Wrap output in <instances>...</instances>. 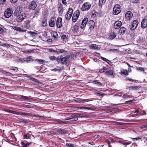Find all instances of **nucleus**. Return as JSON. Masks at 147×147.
<instances>
[{
  "label": "nucleus",
  "mask_w": 147,
  "mask_h": 147,
  "mask_svg": "<svg viewBox=\"0 0 147 147\" xmlns=\"http://www.w3.org/2000/svg\"><path fill=\"white\" fill-rule=\"evenodd\" d=\"M91 7V4L89 2L84 3L81 9L82 11H87L90 9Z\"/></svg>",
  "instance_id": "f257e3e1"
},
{
  "label": "nucleus",
  "mask_w": 147,
  "mask_h": 147,
  "mask_svg": "<svg viewBox=\"0 0 147 147\" xmlns=\"http://www.w3.org/2000/svg\"><path fill=\"white\" fill-rule=\"evenodd\" d=\"M113 14L117 15L119 14L121 11L120 6L118 4L115 5L113 8Z\"/></svg>",
  "instance_id": "f03ea898"
},
{
  "label": "nucleus",
  "mask_w": 147,
  "mask_h": 147,
  "mask_svg": "<svg viewBox=\"0 0 147 147\" xmlns=\"http://www.w3.org/2000/svg\"><path fill=\"white\" fill-rule=\"evenodd\" d=\"M13 11L10 8H7L5 11L4 15L5 17L9 18L10 17L13 13Z\"/></svg>",
  "instance_id": "7ed1b4c3"
},
{
  "label": "nucleus",
  "mask_w": 147,
  "mask_h": 147,
  "mask_svg": "<svg viewBox=\"0 0 147 147\" xmlns=\"http://www.w3.org/2000/svg\"><path fill=\"white\" fill-rule=\"evenodd\" d=\"M76 113H74L72 114L70 117H66L65 119V120H66L67 121H69L70 122V121H76L78 119Z\"/></svg>",
  "instance_id": "20e7f679"
},
{
  "label": "nucleus",
  "mask_w": 147,
  "mask_h": 147,
  "mask_svg": "<svg viewBox=\"0 0 147 147\" xmlns=\"http://www.w3.org/2000/svg\"><path fill=\"white\" fill-rule=\"evenodd\" d=\"M80 12L79 10H77L74 12L72 17L73 22H75L76 21L80 16Z\"/></svg>",
  "instance_id": "39448f33"
},
{
  "label": "nucleus",
  "mask_w": 147,
  "mask_h": 147,
  "mask_svg": "<svg viewBox=\"0 0 147 147\" xmlns=\"http://www.w3.org/2000/svg\"><path fill=\"white\" fill-rule=\"evenodd\" d=\"M73 10L71 7H70L68 9V11L65 15V18L66 20H69L71 18L73 13Z\"/></svg>",
  "instance_id": "423d86ee"
},
{
  "label": "nucleus",
  "mask_w": 147,
  "mask_h": 147,
  "mask_svg": "<svg viewBox=\"0 0 147 147\" xmlns=\"http://www.w3.org/2000/svg\"><path fill=\"white\" fill-rule=\"evenodd\" d=\"M56 18L53 16L51 18L49 22V25L50 26L53 27L54 26L56 22Z\"/></svg>",
  "instance_id": "0eeeda50"
},
{
  "label": "nucleus",
  "mask_w": 147,
  "mask_h": 147,
  "mask_svg": "<svg viewBox=\"0 0 147 147\" xmlns=\"http://www.w3.org/2000/svg\"><path fill=\"white\" fill-rule=\"evenodd\" d=\"M138 24V22L137 21L134 20L131 24L129 26L130 29L131 30L135 29L137 27Z\"/></svg>",
  "instance_id": "6e6552de"
},
{
  "label": "nucleus",
  "mask_w": 147,
  "mask_h": 147,
  "mask_svg": "<svg viewBox=\"0 0 147 147\" xmlns=\"http://www.w3.org/2000/svg\"><path fill=\"white\" fill-rule=\"evenodd\" d=\"M88 21V18H85L83 20L80 25L81 28L83 29L85 28Z\"/></svg>",
  "instance_id": "1a4fd4ad"
},
{
  "label": "nucleus",
  "mask_w": 147,
  "mask_h": 147,
  "mask_svg": "<svg viewBox=\"0 0 147 147\" xmlns=\"http://www.w3.org/2000/svg\"><path fill=\"white\" fill-rule=\"evenodd\" d=\"M62 18L60 17H59L57 19L56 22V25L58 28H61L62 26Z\"/></svg>",
  "instance_id": "9d476101"
},
{
  "label": "nucleus",
  "mask_w": 147,
  "mask_h": 147,
  "mask_svg": "<svg viewBox=\"0 0 147 147\" xmlns=\"http://www.w3.org/2000/svg\"><path fill=\"white\" fill-rule=\"evenodd\" d=\"M26 17V14L25 13H22L18 15V21L19 22H21L24 20Z\"/></svg>",
  "instance_id": "9b49d317"
},
{
  "label": "nucleus",
  "mask_w": 147,
  "mask_h": 147,
  "mask_svg": "<svg viewBox=\"0 0 147 147\" xmlns=\"http://www.w3.org/2000/svg\"><path fill=\"white\" fill-rule=\"evenodd\" d=\"M37 4L36 2L35 1H32L29 5V8L30 9L34 10L36 7Z\"/></svg>",
  "instance_id": "f8f14e48"
},
{
  "label": "nucleus",
  "mask_w": 147,
  "mask_h": 147,
  "mask_svg": "<svg viewBox=\"0 0 147 147\" xmlns=\"http://www.w3.org/2000/svg\"><path fill=\"white\" fill-rule=\"evenodd\" d=\"M87 25L89 26V29L90 30H92L94 28V23L92 20L89 21L87 24Z\"/></svg>",
  "instance_id": "ddd939ff"
},
{
  "label": "nucleus",
  "mask_w": 147,
  "mask_h": 147,
  "mask_svg": "<svg viewBox=\"0 0 147 147\" xmlns=\"http://www.w3.org/2000/svg\"><path fill=\"white\" fill-rule=\"evenodd\" d=\"M54 121L56 122L59 123L61 124H68L71 123V122L69 121H67L66 120H65V119H64V121L61 120L59 119H55L54 120Z\"/></svg>",
  "instance_id": "4468645a"
},
{
  "label": "nucleus",
  "mask_w": 147,
  "mask_h": 147,
  "mask_svg": "<svg viewBox=\"0 0 147 147\" xmlns=\"http://www.w3.org/2000/svg\"><path fill=\"white\" fill-rule=\"evenodd\" d=\"M122 24V23L121 21H117L114 23V27L115 29H119L121 26Z\"/></svg>",
  "instance_id": "2eb2a0df"
},
{
  "label": "nucleus",
  "mask_w": 147,
  "mask_h": 147,
  "mask_svg": "<svg viewBox=\"0 0 147 147\" xmlns=\"http://www.w3.org/2000/svg\"><path fill=\"white\" fill-rule=\"evenodd\" d=\"M132 13L130 11H128L125 13V17L127 20H129L132 17Z\"/></svg>",
  "instance_id": "dca6fc26"
},
{
  "label": "nucleus",
  "mask_w": 147,
  "mask_h": 147,
  "mask_svg": "<svg viewBox=\"0 0 147 147\" xmlns=\"http://www.w3.org/2000/svg\"><path fill=\"white\" fill-rule=\"evenodd\" d=\"M57 132L60 134H64L68 133V131L65 129H58L57 130Z\"/></svg>",
  "instance_id": "f3484780"
},
{
  "label": "nucleus",
  "mask_w": 147,
  "mask_h": 147,
  "mask_svg": "<svg viewBox=\"0 0 147 147\" xmlns=\"http://www.w3.org/2000/svg\"><path fill=\"white\" fill-rule=\"evenodd\" d=\"M56 51L58 54L61 53L64 55H66L67 53V51L64 50L63 49H57L56 50Z\"/></svg>",
  "instance_id": "a211bd4d"
},
{
  "label": "nucleus",
  "mask_w": 147,
  "mask_h": 147,
  "mask_svg": "<svg viewBox=\"0 0 147 147\" xmlns=\"http://www.w3.org/2000/svg\"><path fill=\"white\" fill-rule=\"evenodd\" d=\"M21 98H20V100L22 101H27L29 100L30 99V98L29 97L25 96L23 95H22L21 96Z\"/></svg>",
  "instance_id": "6ab92c4d"
},
{
  "label": "nucleus",
  "mask_w": 147,
  "mask_h": 147,
  "mask_svg": "<svg viewBox=\"0 0 147 147\" xmlns=\"http://www.w3.org/2000/svg\"><path fill=\"white\" fill-rule=\"evenodd\" d=\"M126 31V29L123 27H122L120 29L119 31V33L124 34Z\"/></svg>",
  "instance_id": "aec40b11"
},
{
  "label": "nucleus",
  "mask_w": 147,
  "mask_h": 147,
  "mask_svg": "<svg viewBox=\"0 0 147 147\" xmlns=\"http://www.w3.org/2000/svg\"><path fill=\"white\" fill-rule=\"evenodd\" d=\"M58 12L59 14H62L63 11V8L62 5L60 6L58 9Z\"/></svg>",
  "instance_id": "412c9836"
},
{
  "label": "nucleus",
  "mask_w": 147,
  "mask_h": 147,
  "mask_svg": "<svg viewBox=\"0 0 147 147\" xmlns=\"http://www.w3.org/2000/svg\"><path fill=\"white\" fill-rule=\"evenodd\" d=\"M78 30V26L76 25H75L73 28V31L74 33L76 32Z\"/></svg>",
  "instance_id": "4be33fe9"
},
{
  "label": "nucleus",
  "mask_w": 147,
  "mask_h": 147,
  "mask_svg": "<svg viewBox=\"0 0 147 147\" xmlns=\"http://www.w3.org/2000/svg\"><path fill=\"white\" fill-rule=\"evenodd\" d=\"M128 88L129 89V90H137L140 88V87L139 86H129V87Z\"/></svg>",
  "instance_id": "5701e85b"
},
{
  "label": "nucleus",
  "mask_w": 147,
  "mask_h": 147,
  "mask_svg": "<svg viewBox=\"0 0 147 147\" xmlns=\"http://www.w3.org/2000/svg\"><path fill=\"white\" fill-rule=\"evenodd\" d=\"M116 36V34L114 32H111L110 35V38L113 39L115 38Z\"/></svg>",
  "instance_id": "b1692460"
},
{
  "label": "nucleus",
  "mask_w": 147,
  "mask_h": 147,
  "mask_svg": "<svg viewBox=\"0 0 147 147\" xmlns=\"http://www.w3.org/2000/svg\"><path fill=\"white\" fill-rule=\"evenodd\" d=\"M90 47L91 48L93 49H100V48L98 47V46L95 44H92L91 45Z\"/></svg>",
  "instance_id": "393cba45"
},
{
  "label": "nucleus",
  "mask_w": 147,
  "mask_h": 147,
  "mask_svg": "<svg viewBox=\"0 0 147 147\" xmlns=\"http://www.w3.org/2000/svg\"><path fill=\"white\" fill-rule=\"evenodd\" d=\"M30 21L29 20H27L26 22L25 25V27L27 28H28L30 27Z\"/></svg>",
  "instance_id": "a878e982"
},
{
  "label": "nucleus",
  "mask_w": 147,
  "mask_h": 147,
  "mask_svg": "<svg viewBox=\"0 0 147 147\" xmlns=\"http://www.w3.org/2000/svg\"><path fill=\"white\" fill-rule=\"evenodd\" d=\"M99 2L98 4L99 6L101 7L102 5H104L106 2V0H99Z\"/></svg>",
  "instance_id": "bb28decb"
},
{
  "label": "nucleus",
  "mask_w": 147,
  "mask_h": 147,
  "mask_svg": "<svg viewBox=\"0 0 147 147\" xmlns=\"http://www.w3.org/2000/svg\"><path fill=\"white\" fill-rule=\"evenodd\" d=\"M94 84H96L99 86H102V84L100 82L98 81V80H95L93 82Z\"/></svg>",
  "instance_id": "cd10ccee"
},
{
  "label": "nucleus",
  "mask_w": 147,
  "mask_h": 147,
  "mask_svg": "<svg viewBox=\"0 0 147 147\" xmlns=\"http://www.w3.org/2000/svg\"><path fill=\"white\" fill-rule=\"evenodd\" d=\"M18 121L20 122H23L25 123H28L27 120L26 119H18Z\"/></svg>",
  "instance_id": "c85d7f7f"
},
{
  "label": "nucleus",
  "mask_w": 147,
  "mask_h": 147,
  "mask_svg": "<svg viewBox=\"0 0 147 147\" xmlns=\"http://www.w3.org/2000/svg\"><path fill=\"white\" fill-rule=\"evenodd\" d=\"M121 72L122 74L125 75H128V74L127 72V71L126 69H122L121 70Z\"/></svg>",
  "instance_id": "c756f323"
},
{
  "label": "nucleus",
  "mask_w": 147,
  "mask_h": 147,
  "mask_svg": "<svg viewBox=\"0 0 147 147\" xmlns=\"http://www.w3.org/2000/svg\"><path fill=\"white\" fill-rule=\"evenodd\" d=\"M39 9H36L35 10V12L34 14L33 18L35 17H37L38 15V13L39 12Z\"/></svg>",
  "instance_id": "7c9ffc66"
},
{
  "label": "nucleus",
  "mask_w": 147,
  "mask_h": 147,
  "mask_svg": "<svg viewBox=\"0 0 147 147\" xmlns=\"http://www.w3.org/2000/svg\"><path fill=\"white\" fill-rule=\"evenodd\" d=\"M36 60L40 63H43L46 62V61L41 59H36Z\"/></svg>",
  "instance_id": "2f4dec72"
},
{
  "label": "nucleus",
  "mask_w": 147,
  "mask_h": 147,
  "mask_svg": "<svg viewBox=\"0 0 147 147\" xmlns=\"http://www.w3.org/2000/svg\"><path fill=\"white\" fill-rule=\"evenodd\" d=\"M61 38L63 41H66L67 40L66 35L65 34H62L61 36Z\"/></svg>",
  "instance_id": "473e14b6"
},
{
  "label": "nucleus",
  "mask_w": 147,
  "mask_h": 147,
  "mask_svg": "<svg viewBox=\"0 0 147 147\" xmlns=\"http://www.w3.org/2000/svg\"><path fill=\"white\" fill-rule=\"evenodd\" d=\"M47 20L45 19L44 20L43 19L42 20V25L43 26H46L47 25Z\"/></svg>",
  "instance_id": "72a5a7b5"
},
{
  "label": "nucleus",
  "mask_w": 147,
  "mask_h": 147,
  "mask_svg": "<svg viewBox=\"0 0 147 147\" xmlns=\"http://www.w3.org/2000/svg\"><path fill=\"white\" fill-rule=\"evenodd\" d=\"M65 146L68 147H74V145L73 144L70 143H67L65 144Z\"/></svg>",
  "instance_id": "f704fd0d"
},
{
  "label": "nucleus",
  "mask_w": 147,
  "mask_h": 147,
  "mask_svg": "<svg viewBox=\"0 0 147 147\" xmlns=\"http://www.w3.org/2000/svg\"><path fill=\"white\" fill-rule=\"evenodd\" d=\"M29 78L32 81L35 82L36 83H37L38 82V80H37L35 79L32 76H29Z\"/></svg>",
  "instance_id": "c9c22d12"
},
{
  "label": "nucleus",
  "mask_w": 147,
  "mask_h": 147,
  "mask_svg": "<svg viewBox=\"0 0 147 147\" xmlns=\"http://www.w3.org/2000/svg\"><path fill=\"white\" fill-rule=\"evenodd\" d=\"M10 69L13 70L15 72H17L18 70V68L16 67L11 68Z\"/></svg>",
  "instance_id": "e433bc0d"
},
{
  "label": "nucleus",
  "mask_w": 147,
  "mask_h": 147,
  "mask_svg": "<svg viewBox=\"0 0 147 147\" xmlns=\"http://www.w3.org/2000/svg\"><path fill=\"white\" fill-rule=\"evenodd\" d=\"M66 60L67 59L65 58V57H64L62 58L61 59V62L63 64L64 63L66 62Z\"/></svg>",
  "instance_id": "4c0bfd02"
},
{
  "label": "nucleus",
  "mask_w": 147,
  "mask_h": 147,
  "mask_svg": "<svg viewBox=\"0 0 147 147\" xmlns=\"http://www.w3.org/2000/svg\"><path fill=\"white\" fill-rule=\"evenodd\" d=\"M0 45L4 47H7L8 46V45L7 44L4 43L1 41H0Z\"/></svg>",
  "instance_id": "58836bf2"
},
{
  "label": "nucleus",
  "mask_w": 147,
  "mask_h": 147,
  "mask_svg": "<svg viewBox=\"0 0 147 147\" xmlns=\"http://www.w3.org/2000/svg\"><path fill=\"white\" fill-rule=\"evenodd\" d=\"M106 73L107 74L112 75L113 74V72L112 70H110L108 71H107Z\"/></svg>",
  "instance_id": "ea45409f"
},
{
  "label": "nucleus",
  "mask_w": 147,
  "mask_h": 147,
  "mask_svg": "<svg viewBox=\"0 0 147 147\" xmlns=\"http://www.w3.org/2000/svg\"><path fill=\"white\" fill-rule=\"evenodd\" d=\"M116 124L118 125H127L128 124L127 123H125L123 122H117Z\"/></svg>",
  "instance_id": "a19ab883"
},
{
  "label": "nucleus",
  "mask_w": 147,
  "mask_h": 147,
  "mask_svg": "<svg viewBox=\"0 0 147 147\" xmlns=\"http://www.w3.org/2000/svg\"><path fill=\"white\" fill-rule=\"evenodd\" d=\"M26 31L27 30L23 29L22 28L19 27L18 31L22 32H24Z\"/></svg>",
  "instance_id": "79ce46f5"
},
{
  "label": "nucleus",
  "mask_w": 147,
  "mask_h": 147,
  "mask_svg": "<svg viewBox=\"0 0 147 147\" xmlns=\"http://www.w3.org/2000/svg\"><path fill=\"white\" fill-rule=\"evenodd\" d=\"M142 137L141 136H139L137 138H131V139L135 141V140H140L141 139Z\"/></svg>",
  "instance_id": "37998d69"
},
{
  "label": "nucleus",
  "mask_w": 147,
  "mask_h": 147,
  "mask_svg": "<svg viewBox=\"0 0 147 147\" xmlns=\"http://www.w3.org/2000/svg\"><path fill=\"white\" fill-rule=\"evenodd\" d=\"M49 58L50 60L52 61L56 60V57L54 56H51L49 57Z\"/></svg>",
  "instance_id": "c03bdc74"
},
{
  "label": "nucleus",
  "mask_w": 147,
  "mask_h": 147,
  "mask_svg": "<svg viewBox=\"0 0 147 147\" xmlns=\"http://www.w3.org/2000/svg\"><path fill=\"white\" fill-rule=\"evenodd\" d=\"M22 107H24L26 108H32V107L31 106L26 105H22Z\"/></svg>",
  "instance_id": "a18cd8bd"
},
{
  "label": "nucleus",
  "mask_w": 147,
  "mask_h": 147,
  "mask_svg": "<svg viewBox=\"0 0 147 147\" xmlns=\"http://www.w3.org/2000/svg\"><path fill=\"white\" fill-rule=\"evenodd\" d=\"M12 28L13 29L18 31L19 27L16 26H12Z\"/></svg>",
  "instance_id": "49530a36"
},
{
  "label": "nucleus",
  "mask_w": 147,
  "mask_h": 147,
  "mask_svg": "<svg viewBox=\"0 0 147 147\" xmlns=\"http://www.w3.org/2000/svg\"><path fill=\"white\" fill-rule=\"evenodd\" d=\"M31 136V135L30 134H26V135H24V137H25V138H26V139H28V138H30Z\"/></svg>",
  "instance_id": "de8ad7c7"
},
{
  "label": "nucleus",
  "mask_w": 147,
  "mask_h": 147,
  "mask_svg": "<svg viewBox=\"0 0 147 147\" xmlns=\"http://www.w3.org/2000/svg\"><path fill=\"white\" fill-rule=\"evenodd\" d=\"M101 59H102L104 61H106L107 63H108V62H110V61H109V60L107 59H106L104 57H101Z\"/></svg>",
  "instance_id": "09e8293b"
},
{
  "label": "nucleus",
  "mask_w": 147,
  "mask_h": 147,
  "mask_svg": "<svg viewBox=\"0 0 147 147\" xmlns=\"http://www.w3.org/2000/svg\"><path fill=\"white\" fill-rule=\"evenodd\" d=\"M6 0H0V5H2L5 2Z\"/></svg>",
  "instance_id": "8fccbe9b"
},
{
  "label": "nucleus",
  "mask_w": 147,
  "mask_h": 147,
  "mask_svg": "<svg viewBox=\"0 0 147 147\" xmlns=\"http://www.w3.org/2000/svg\"><path fill=\"white\" fill-rule=\"evenodd\" d=\"M30 32L31 34V36H35L36 34V33L35 32Z\"/></svg>",
  "instance_id": "3c124183"
},
{
  "label": "nucleus",
  "mask_w": 147,
  "mask_h": 147,
  "mask_svg": "<svg viewBox=\"0 0 147 147\" xmlns=\"http://www.w3.org/2000/svg\"><path fill=\"white\" fill-rule=\"evenodd\" d=\"M49 51L50 52H56V50H54L52 48H50L49 49Z\"/></svg>",
  "instance_id": "603ef678"
},
{
  "label": "nucleus",
  "mask_w": 147,
  "mask_h": 147,
  "mask_svg": "<svg viewBox=\"0 0 147 147\" xmlns=\"http://www.w3.org/2000/svg\"><path fill=\"white\" fill-rule=\"evenodd\" d=\"M62 3L65 5H66L67 4V3L66 1V0H61Z\"/></svg>",
  "instance_id": "864d4df0"
},
{
  "label": "nucleus",
  "mask_w": 147,
  "mask_h": 147,
  "mask_svg": "<svg viewBox=\"0 0 147 147\" xmlns=\"http://www.w3.org/2000/svg\"><path fill=\"white\" fill-rule=\"evenodd\" d=\"M21 115H30V113H21Z\"/></svg>",
  "instance_id": "5fc2aeb1"
},
{
  "label": "nucleus",
  "mask_w": 147,
  "mask_h": 147,
  "mask_svg": "<svg viewBox=\"0 0 147 147\" xmlns=\"http://www.w3.org/2000/svg\"><path fill=\"white\" fill-rule=\"evenodd\" d=\"M137 69L140 71H144V68L142 67H139Z\"/></svg>",
  "instance_id": "6e6d98bb"
},
{
  "label": "nucleus",
  "mask_w": 147,
  "mask_h": 147,
  "mask_svg": "<svg viewBox=\"0 0 147 147\" xmlns=\"http://www.w3.org/2000/svg\"><path fill=\"white\" fill-rule=\"evenodd\" d=\"M131 143V142H124L122 143V144L124 145H126L130 144Z\"/></svg>",
  "instance_id": "4d7b16f0"
},
{
  "label": "nucleus",
  "mask_w": 147,
  "mask_h": 147,
  "mask_svg": "<svg viewBox=\"0 0 147 147\" xmlns=\"http://www.w3.org/2000/svg\"><path fill=\"white\" fill-rule=\"evenodd\" d=\"M126 80H129V81H132V82L135 81V80H134L133 79H131L130 78H126Z\"/></svg>",
  "instance_id": "13d9d810"
},
{
  "label": "nucleus",
  "mask_w": 147,
  "mask_h": 147,
  "mask_svg": "<svg viewBox=\"0 0 147 147\" xmlns=\"http://www.w3.org/2000/svg\"><path fill=\"white\" fill-rule=\"evenodd\" d=\"M76 115L77 116V117L78 118V117H83V115L82 114H80L78 113H76Z\"/></svg>",
  "instance_id": "bf43d9fd"
},
{
  "label": "nucleus",
  "mask_w": 147,
  "mask_h": 147,
  "mask_svg": "<svg viewBox=\"0 0 147 147\" xmlns=\"http://www.w3.org/2000/svg\"><path fill=\"white\" fill-rule=\"evenodd\" d=\"M102 69L103 70V71H104V72H105L106 73L107 71V68L106 67H104Z\"/></svg>",
  "instance_id": "052dcab7"
},
{
  "label": "nucleus",
  "mask_w": 147,
  "mask_h": 147,
  "mask_svg": "<svg viewBox=\"0 0 147 147\" xmlns=\"http://www.w3.org/2000/svg\"><path fill=\"white\" fill-rule=\"evenodd\" d=\"M11 2L12 3H14L17 2L18 0H10Z\"/></svg>",
  "instance_id": "680f3d73"
},
{
  "label": "nucleus",
  "mask_w": 147,
  "mask_h": 147,
  "mask_svg": "<svg viewBox=\"0 0 147 147\" xmlns=\"http://www.w3.org/2000/svg\"><path fill=\"white\" fill-rule=\"evenodd\" d=\"M4 31V30L1 28H0V34L2 33Z\"/></svg>",
  "instance_id": "e2e57ef3"
},
{
  "label": "nucleus",
  "mask_w": 147,
  "mask_h": 147,
  "mask_svg": "<svg viewBox=\"0 0 147 147\" xmlns=\"http://www.w3.org/2000/svg\"><path fill=\"white\" fill-rule=\"evenodd\" d=\"M132 3H136L138 2V0H132Z\"/></svg>",
  "instance_id": "0e129e2a"
},
{
  "label": "nucleus",
  "mask_w": 147,
  "mask_h": 147,
  "mask_svg": "<svg viewBox=\"0 0 147 147\" xmlns=\"http://www.w3.org/2000/svg\"><path fill=\"white\" fill-rule=\"evenodd\" d=\"M84 0H79L78 1V3L80 4L82 3L83 1H84Z\"/></svg>",
  "instance_id": "69168bd1"
},
{
  "label": "nucleus",
  "mask_w": 147,
  "mask_h": 147,
  "mask_svg": "<svg viewBox=\"0 0 147 147\" xmlns=\"http://www.w3.org/2000/svg\"><path fill=\"white\" fill-rule=\"evenodd\" d=\"M122 97L123 98H126L127 97H128V95H127L126 94H124L123 95V96H122Z\"/></svg>",
  "instance_id": "338daca9"
},
{
  "label": "nucleus",
  "mask_w": 147,
  "mask_h": 147,
  "mask_svg": "<svg viewBox=\"0 0 147 147\" xmlns=\"http://www.w3.org/2000/svg\"><path fill=\"white\" fill-rule=\"evenodd\" d=\"M21 144L23 146V147H25V146L26 145V144H25L23 142H21Z\"/></svg>",
  "instance_id": "774afa93"
}]
</instances>
